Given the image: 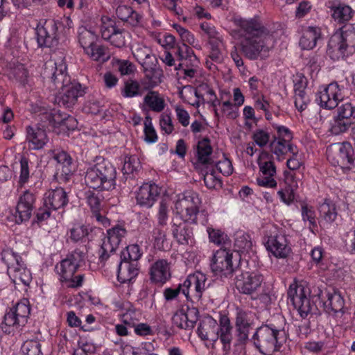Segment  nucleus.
I'll use <instances>...</instances> for the list:
<instances>
[{"label": "nucleus", "instance_id": "10", "mask_svg": "<svg viewBox=\"0 0 355 355\" xmlns=\"http://www.w3.org/2000/svg\"><path fill=\"white\" fill-rule=\"evenodd\" d=\"M264 278L262 274L258 271H242L236 275L234 279V284L237 291L243 295H257L261 288Z\"/></svg>", "mask_w": 355, "mask_h": 355}, {"label": "nucleus", "instance_id": "27", "mask_svg": "<svg viewBox=\"0 0 355 355\" xmlns=\"http://www.w3.org/2000/svg\"><path fill=\"white\" fill-rule=\"evenodd\" d=\"M68 202L67 193L62 187L49 190L44 196V205L53 211L64 207Z\"/></svg>", "mask_w": 355, "mask_h": 355}, {"label": "nucleus", "instance_id": "29", "mask_svg": "<svg viewBox=\"0 0 355 355\" xmlns=\"http://www.w3.org/2000/svg\"><path fill=\"white\" fill-rule=\"evenodd\" d=\"M212 153L213 148L211 146V141L208 137H205L198 141L196 153L198 163L206 166L213 165L215 161Z\"/></svg>", "mask_w": 355, "mask_h": 355}, {"label": "nucleus", "instance_id": "5", "mask_svg": "<svg viewBox=\"0 0 355 355\" xmlns=\"http://www.w3.org/2000/svg\"><path fill=\"white\" fill-rule=\"evenodd\" d=\"M212 280L201 272L196 271L190 274L180 283L176 288L167 287L163 291V296L166 302H171L178 299L179 295L182 293L187 300L190 299L189 290L191 286H194V297L200 300L202 295L209 288Z\"/></svg>", "mask_w": 355, "mask_h": 355}, {"label": "nucleus", "instance_id": "4", "mask_svg": "<svg viewBox=\"0 0 355 355\" xmlns=\"http://www.w3.org/2000/svg\"><path fill=\"white\" fill-rule=\"evenodd\" d=\"M116 170L114 165L102 157H96L94 164L87 168L85 184L94 190L112 191L116 187Z\"/></svg>", "mask_w": 355, "mask_h": 355}, {"label": "nucleus", "instance_id": "40", "mask_svg": "<svg viewBox=\"0 0 355 355\" xmlns=\"http://www.w3.org/2000/svg\"><path fill=\"white\" fill-rule=\"evenodd\" d=\"M89 234L88 226L80 223L74 224L69 230V236L73 243H85L89 240Z\"/></svg>", "mask_w": 355, "mask_h": 355}, {"label": "nucleus", "instance_id": "19", "mask_svg": "<svg viewBox=\"0 0 355 355\" xmlns=\"http://www.w3.org/2000/svg\"><path fill=\"white\" fill-rule=\"evenodd\" d=\"M271 38H243L241 42V48L245 56L252 60H257L262 52L267 53L269 51L267 46L268 42Z\"/></svg>", "mask_w": 355, "mask_h": 355}, {"label": "nucleus", "instance_id": "21", "mask_svg": "<svg viewBox=\"0 0 355 355\" xmlns=\"http://www.w3.org/2000/svg\"><path fill=\"white\" fill-rule=\"evenodd\" d=\"M53 157L58 163L57 175L60 180L67 182L76 169L73 158L69 153L63 150H54Z\"/></svg>", "mask_w": 355, "mask_h": 355}, {"label": "nucleus", "instance_id": "60", "mask_svg": "<svg viewBox=\"0 0 355 355\" xmlns=\"http://www.w3.org/2000/svg\"><path fill=\"white\" fill-rule=\"evenodd\" d=\"M181 317L187 322V325H184V327L193 329L198 320L199 311L196 307H189L185 313H182Z\"/></svg>", "mask_w": 355, "mask_h": 355}, {"label": "nucleus", "instance_id": "52", "mask_svg": "<svg viewBox=\"0 0 355 355\" xmlns=\"http://www.w3.org/2000/svg\"><path fill=\"white\" fill-rule=\"evenodd\" d=\"M353 123L354 121L345 120V119L339 117V116L337 115L331 123L329 131L331 134L338 135L348 130Z\"/></svg>", "mask_w": 355, "mask_h": 355}, {"label": "nucleus", "instance_id": "50", "mask_svg": "<svg viewBox=\"0 0 355 355\" xmlns=\"http://www.w3.org/2000/svg\"><path fill=\"white\" fill-rule=\"evenodd\" d=\"M141 256L140 248L137 244L130 245L121 252L120 259L137 262Z\"/></svg>", "mask_w": 355, "mask_h": 355}, {"label": "nucleus", "instance_id": "23", "mask_svg": "<svg viewBox=\"0 0 355 355\" xmlns=\"http://www.w3.org/2000/svg\"><path fill=\"white\" fill-rule=\"evenodd\" d=\"M217 329V336L223 345V355H229L234 334L230 320L226 315H220Z\"/></svg>", "mask_w": 355, "mask_h": 355}, {"label": "nucleus", "instance_id": "33", "mask_svg": "<svg viewBox=\"0 0 355 355\" xmlns=\"http://www.w3.org/2000/svg\"><path fill=\"white\" fill-rule=\"evenodd\" d=\"M175 55L180 61L179 67L188 66H198L199 61L194 53V51L185 43L178 44L175 48Z\"/></svg>", "mask_w": 355, "mask_h": 355}, {"label": "nucleus", "instance_id": "48", "mask_svg": "<svg viewBox=\"0 0 355 355\" xmlns=\"http://www.w3.org/2000/svg\"><path fill=\"white\" fill-rule=\"evenodd\" d=\"M12 309L17 315L18 322H20V325L24 326L27 322V319L30 315L31 308L28 305L27 300L18 302Z\"/></svg>", "mask_w": 355, "mask_h": 355}, {"label": "nucleus", "instance_id": "12", "mask_svg": "<svg viewBox=\"0 0 355 355\" xmlns=\"http://www.w3.org/2000/svg\"><path fill=\"white\" fill-rule=\"evenodd\" d=\"M254 314L249 311L237 309L235 316L236 345H245L254 329Z\"/></svg>", "mask_w": 355, "mask_h": 355}, {"label": "nucleus", "instance_id": "28", "mask_svg": "<svg viewBox=\"0 0 355 355\" xmlns=\"http://www.w3.org/2000/svg\"><path fill=\"white\" fill-rule=\"evenodd\" d=\"M331 16L338 24H343L352 17L353 10L341 0H329L326 3Z\"/></svg>", "mask_w": 355, "mask_h": 355}, {"label": "nucleus", "instance_id": "62", "mask_svg": "<svg viewBox=\"0 0 355 355\" xmlns=\"http://www.w3.org/2000/svg\"><path fill=\"white\" fill-rule=\"evenodd\" d=\"M288 141L278 140L277 138L274 136L273 140L270 143V147L272 151L276 155L278 158L287 153Z\"/></svg>", "mask_w": 355, "mask_h": 355}, {"label": "nucleus", "instance_id": "22", "mask_svg": "<svg viewBox=\"0 0 355 355\" xmlns=\"http://www.w3.org/2000/svg\"><path fill=\"white\" fill-rule=\"evenodd\" d=\"M189 223L173 218L171 223V234L173 239L179 245H187L192 243L193 240V228Z\"/></svg>", "mask_w": 355, "mask_h": 355}, {"label": "nucleus", "instance_id": "20", "mask_svg": "<svg viewBox=\"0 0 355 355\" xmlns=\"http://www.w3.org/2000/svg\"><path fill=\"white\" fill-rule=\"evenodd\" d=\"M35 201L34 194L28 190L25 191L19 197L14 214L15 221L17 224L26 222L31 218Z\"/></svg>", "mask_w": 355, "mask_h": 355}, {"label": "nucleus", "instance_id": "57", "mask_svg": "<svg viewBox=\"0 0 355 355\" xmlns=\"http://www.w3.org/2000/svg\"><path fill=\"white\" fill-rule=\"evenodd\" d=\"M152 238L155 246L159 250H165L168 247L166 235L164 231L159 227H155L152 231Z\"/></svg>", "mask_w": 355, "mask_h": 355}, {"label": "nucleus", "instance_id": "43", "mask_svg": "<svg viewBox=\"0 0 355 355\" xmlns=\"http://www.w3.org/2000/svg\"><path fill=\"white\" fill-rule=\"evenodd\" d=\"M78 38L80 45L85 51L96 42L98 36L91 30H88L85 27H80Z\"/></svg>", "mask_w": 355, "mask_h": 355}, {"label": "nucleus", "instance_id": "2", "mask_svg": "<svg viewBox=\"0 0 355 355\" xmlns=\"http://www.w3.org/2000/svg\"><path fill=\"white\" fill-rule=\"evenodd\" d=\"M331 288H327L324 285L313 286L311 288L294 282L290 284L287 295L302 318H305L312 311L313 307L318 310Z\"/></svg>", "mask_w": 355, "mask_h": 355}, {"label": "nucleus", "instance_id": "55", "mask_svg": "<svg viewBox=\"0 0 355 355\" xmlns=\"http://www.w3.org/2000/svg\"><path fill=\"white\" fill-rule=\"evenodd\" d=\"M141 167L140 162L137 155L125 156L122 168L123 173L132 174Z\"/></svg>", "mask_w": 355, "mask_h": 355}, {"label": "nucleus", "instance_id": "63", "mask_svg": "<svg viewBox=\"0 0 355 355\" xmlns=\"http://www.w3.org/2000/svg\"><path fill=\"white\" fill-rule=\"evenodd\" d=\"M302 216L304 221L308 220L310 227L313 228L317 227L315 220V212L313 207L309 206L306 204L302 205Z\"/></svg>", "mask_w": 355, "mask_h": 355}, {"label": "nucleus", "instance_id": "54", "mask_svg": "<svg viewBox=\"0 0 355 355\" xmlns=\"http://www.w3.org/2000/svg\"><path fill=\"white\" fill-rule=\"evenodd\" d=\"M144 140L146 142L152 144L157 140L156 131L153 126L152 119L149 115L146 116L144 121Z\"/></svg>", "mask_w": 355, "mask_h": 355}, {"label": "nucleus", "instance_id": "49", "mask_svg": "<svg viewBox=\"0 0 355 355\" xmlns=\"http://www.w3.org/2000/svg\"><path fill=\"white\" fill-rule=\"evenodd\" d=\"M117 28L115 20L107 16L101 17V33L104 40H108Z\"/></svg>", "mask_w": 355, "mask_h": 355}, {"label": "nucleus", "instance_id": "30", "mask_svg": "<svg viewBox=\"0 0 355 355\" xmlns=\"http://www.w3.org/2000/svg\"><path fill=\"white\" fill-rule=\"evenodd\" d=\"M321 309L329 314H335L342 312L344 309V300L341 295L331 288L329 293H327V297L321 304Z\"/></svg>", "mask_w": 355, "mask_h": 355}, {"label": "nucleus", "instance_id": "6", "mask_svg": "<svg viewBox=\"0 0 355 355\" xmlns=\"http://www.w3.org/2000/svg\"><path fill=\"white\" fill-rule=\"evenodd\" d=\"M64 29L63 23L54 19H41L35 28L40 48L53 49L58 46Z\"/></svg>", "mask_w": 355, "mask_h": 355}, {"label": "nucleus", "instance_id": "7", "mask_svg": "<svg viewBox=\"0 0 355 355\" xmlns=\"http://www.w3.org/2000/svg\"><path fill=\"white\" fill-rule=\"evenodd\" d=\"M0 259L7 265L8 273L15 284L21 282L25 286H29L32 275L19 254L10 248H6L0 252Z\"/></svg>", "mask_w": 355, "mask_h": 355}, {"label": "nucleus", "instance_id": "61", "mask_svg": "<svg viewBox=\"0 0 355 355\" xmlns=\"http://www.w3.org/2000/svg\"><path fill=\"white\" fill-rule=\"evenodd\" d=\"M85 198L87 205L93 212H98L101 209V200L98 194L88 190L85 192Z\"/></svg>", "mask_w": 355, "mask_h": 355}, {"label": "nucleus", "instance_id": "15", "mask_svg": "<svg viewBox=\"0 0 355 355\" xmlns=\"http://www.w3.org/2000/svg\"><path fill=\"white\" fill-rule=\"evenodd\" d=\"M210 266L212 272L220 278L232 277L235 271L232 264V253L224 248L216 250L212 257Z\"/></svg>", "mask_w": 355, "mask_h": 355}, {"label": "nucleus", "instance_id": "51", "mask_svg": "<svg viewBox=\"0 0 355 355\" xmlns=\"http://www.w3.org/2000/svg\"><path fill=\"white\" fill-rule=\"evenodd\" d=\"M203 180L205 186L208 189H217L222 187V181L220 177L216 175V172L214 168H209L208 166H207V171L203 175Z\"/></svg>", "mask_w": 355, "mask_h": 355}, {"label": "nucleus", "instance_id": "14", "mask_svg": "<svg viewBox=\"0 0 355 355\" xmlns=\"http://www.w3.org/2000/svg\"><path fill=\"white\" fill-rule=\"evenodd\" d=\"M338 145V152L328 151L327 159L332 165L340 166L343 173H347L354 166V150L347 141Z\"/></svg>", "mask_w": 355, "mask_h": 355}, {"label": "nucleus", "instance_id": "39", "mask_svg": "<svg viewBox=\"0 0 355 355\" xmlns=\"http://www.w3.org/2000/svg\"><path fill=\"white\" fill-rule=\"evenodd\" d=\"M234 249L239 253H247L252 247L250 236L243 230H239L234 234Z\"/></svg>", "mask_w": 355, "mask_h": 355}, {"label": "nucleus", "instance_id": "45", "mask_svg": "<svg viewBox=\"0 0 355 355\" xmlns=\"http://www.w3.org/2000/svg\"><path fill=\"white\" fill-rule=\"evenodd\" d=\"M320 216L328 223H333L337 217V211L335 204L325 200L319 207Z\"/></svg>", "mask_w": 355, "mask_h": 355}, {"label": "nucleus", "instance_id": "42", "mask_svg": "<svg viewBox=\"0 0 355 355\" xmlns=\"http://www.w3.org/2000/svg\"><path fill=\"white\" fill-rule=\"evenodd\" d=\"M144 103L155 112H161L165 107V102L157 92H149L144 98Z\"/></svg>", "mask_w": 355, "mask_h": 355}, {"label": "nucleus", "instance_id": "47", "mask_svg": "<svg viewBox=\"0 0 355 355\" xmlns=\"http://www.w3.org/2000/svg\"><path fill=\"white\" fill-rule=\"evenodd\" d=\"M17 318L12 308H10L3 317V321L1 323L2 330L5 333L10 334L15 328L17 329L23 327L20 325V322H18Z\"/></svg>", "mask_w": 355, "mask_h": 355}, {"label": "nucleus", "instance_id": "17", "mask_svg": "<svg viewBox=\"0 0 355 355\" xmlns=\"http://www.w3.org/2000/svg\"><path fill=\"white\" fill-rule=\"evenodd\" d=\"M343 99L339 85L337 83H331L324 87L316 94V102L321 107L331 110L338 106V102Z\"/></svg>", "mask_w": 355, "mask_h": 355}, {"label": "nucleus", "instance_id": "64", "mask_svg": "<svg viewBox=\"0 0 355 355\" xmlns=\"http://www.w3.org/2000/svg\"><path fill=\"white\" fill-rule=\"evenodd\" d=\"M116 249L110 246L107 243L103 241L101 248L98 250V263L104 266L111 254L115 252Z\"/></svg>", "mask_w": 355, "mask_h": 355}, {"label": "nucleus", "instance_id": "18", "mask_svg": "<svg viewBox=\"0 0 355 355\" xmlns=\"http://www.w3.org/2000/svg\"><path fill=\"white\" fill-rule=\"evenodd\" d=\"M161 193V188L155 183H144L135 191L137 205L149 209L157 200Z\"/></svg>", "mask_w": 355, "mask_h": 355}, {"label": "nucleus", "instance_id": "38", "mask_svg": "<svg viewBox=\"0 0 355 355\" xmlns=\"http://www.w3.org/2000/svg\"><path fill=\"white\" fill-rule=\"evenodd\" d=\"M126 234V230L123 226L117 225L107 231V236L103 241L116 249Z\"/></svg>", "mask_w": 355, "mask_h": 355}, {"label": "nucleus", "instance_id": "11", "mask_svg": "<svg viewBox=\"0 0 355 355\" xmlns=\"http://www.w3.org/2000/svg\"><path fill=\"white\" fill-rule=\"evenodd\" d=\"M85 254L80 249H76L68 254L66 258L57 263L55 267V270L59 275V279L63 282L71 279L78 268L85 263Z\"/></svg>", "mask_w": 355, "mask_h": 355}, {"label": "nucleus", "instance_id": "9", "mask_svg": "<svg viewBox=\"0 0 355 355\" xmlns=\"http://www.w3.org/2000/svg\"><path fill=\"white\" fill-rule=\"evenodd\" d=\"M352 25H345L341 28V34L334 35L329 41L327 55L333 60H338L340 58H347L349 54L353 53L354 46L348 44L349 37L353 38L354 32L350 30Z\"/></svg>", "mask_w": 355, "mask_h": 355}, {"label": "nucleus", "instance_id": "59", "mask_svg": "<svg viewBox=\"0 0 355 355\" xmlns=\"http://www.w3.org/2000/svg\"><path fill=\"white\" fill-rule=\"evenodd\" d=\"M21 349L25 355H40L41 354V345L36 340H26Z\"/></svg>", "mask_w": 355, "mask_h": 355}, {"label": "nucleus", "instance_id": "35", "mask_svg": "<svg viewBox=\"0 0 355 355\" xmlns=\"http://www.w3.org/2000/svg\"><path fill=\"white\" fill-rule=\"evenodd\" d=\"M321 40V29L318 26H309L304 30L299 44L304 50H311Z\"/></svg>", "mask_w": 355, "mask_h": 355}, {"label": "nucleus", "instance_id": "56", "mask_svg": "<svg viewBox=\"0 0 355 355\" xmlns=\"http://www.w3.org/2000/svg\"><path fill=\"white\" fill-rule=\"evenodd\" d=\"M207 233L209 241L216 245H225L230 242L227 235L220 230L208 227Z\"/></svg>", "mask_w": 355, "mask_h": 355}, {"label": "nucleus", "instance_id": "8", "mask_svg": "<svg viewBox=\"0 0 355 355\" xmlns=\"http://www.w3.org/2000/svg\"><path fill=\"white\" fill-rule=\"evenodd\" d=\"M263 243L266 250L277 258H286L291 252L286 236L275 225L268 227L264 231Z\"/></svg>", "mask_w": 355, "mask_h": 355}, {"label": "nucleus", "instance_id": "46", "mask_svg": "<svg viewBox=\"0 0 355 355\" xmlns=\"http://www.w3.org/2000/svg\"><path fill=\"white\" fill-rule=\"evenodd\" d=\"M175 211L178 216H180L178 220H182L190 224H197V217L199 214V209L184 207L182 206L175 205Z\"/></svg>", "mask_w": 355, "mask_h": 355}, {"label": "nucleus", "instance_id": "58", "mask_svg": "<svg viewBox=\"0 0 355 355\" xmlns=\"http://www.w3.org/2000/svg\"><path fill=\"white\" fill-rule=\"evenodd\" d=\"M222 42L220 38L216 40H209L210 53L209 58L211 61L220 63L223 61V55L219 49V44Z\"/></svg>", "mask_w": 355, "mask_h": 355}, {"label": "nucleus", "instance_id": "26", "mask_svg": "<svg viewBox=\"0 0 355 355\" xmlns=\"http://www.w3.org/2000/svg\"><path fill=\"white\" fill-rule=\"evenodd\" d=\"M217 328V321L211 316L206 315L200 320L197 334L202 340H209L215 343L218 340Z\"/></svg>", "mask_w": 355, "mask_h": 355}, {"label": "nucleus", "instance_id": "44", "mask_svg": "<svg viewBox=\"0 0 355 355\" xmlns=\"http://www.w3.org/2000/svg\"><path fill=\"white\" fill-rule=\"evenodd\" d=\"M144 89L139 83L135 80L129 79L124 83L121 94L123 98H134L143 94Z\"/></svg>", "mask_w": 355, "mask_h": 355}, {"label": "nucleus", "instance_id": "1", "mask_svg": "<svg viewBox=\"0 0 355 355\" xmlns=\"http://www.w3.org/2000/svg\"><path fill=\"white\" fill-rule=\"evenodd\" d=\"M67 67L64 58L57 60H49L44 64L41 75L50 85L51 89H61L55 96V102L60 107L71 108L77 103L78 98L85 94V87L80 83L71 80L67 71Z\"/></svg>", "mask_w": 355, "mask_h": 355}, {"label": "nucleus", "instance_id": "25", "mask_svg": "<svg viewBox=\"0 0 355 355\" xmlns=\"http://www.w3.org/2000/svg\"><path fill=\"white\" fill-rule=\"evenodd\" d=\"M150 279L155 284L163 285L171 277L170 263L166 259H158L149 269Z\"/></svg>", "mask_w": 355, "mask_h": 355}, {"label": "nucleus", "instance_id": "37", "mask_svg": "<svg viewBox=\"0 0 355 355\" xmlns=\"http://www.w3.org/2000/svg\"><path fill=\"white\" fill-rule=\"evenodd\" d=\"M200 204L201 200L198 193L194 191L189 190L179 196L175 205L182 206L184 207V208L187 207V209L189 207L190 209H199Z\"/></svg>", "mask_w": 355, "mask_h": 355}, {"label": "nucleus", "instance_id": "36", "mask_svg": "<svg viewBox=\"0 0 355 355\" xmlns=\"http://www.w3.org/2000/svg\"><path fill=\"white\" fill-rule=\"evenodd\" d=\"M115 14L118 19L133 27L138 26L142 19L140 14L125 5L119 6L116 8Z\"/></svg>", "mask_w": 355, "mask_h": 355}, {"label": "nucleus", "instance_id": "41", "mask_svg": "<svg viewBox=\"0 0 355 355\" xmlns=\"http://www.w3.org/2000/svg\"><path fill=\"white\" fill-rule=\"evenodd\" d=\"M84 52L92 60L96 62H107L110 57L107 48L103 45L97 44L96 42Z\"/></svg>", "mask_w": 355, "mask_h": 355}, {"label": "nucleus", "instance_id": "16", "mask_svg": "<svg viewBox=\"0 0 355 355\" xmlns=\"http://www.w3.org/2000/svg\"><path fill=\"white\" fill-rule=\"evenodd\" d=\"M260 175L257 178L258 185L274 188L277 182L274 177L276 175V166L273 161L269 159V154L262 153L258 160Z\"/></svg>", "mask_w": 355, "mask_h": 355}, {"label": "nucleus", "instance_id": "34", "mask_svg": "<svg viewBox=\"0 0 355 355\" xmlns=\"http://www.w3.org/2000/svg\"><path fill=\"white\" fill-rule=\"evenodd\" d=\"M26 140L29 143L30 148L39 150L46 144L48 138L43 128L28 126L26 128Z\"/></svg>", "mask_w": 355, "mask_h": 355}, {"label": "nucleus", "instance_id": "31", "mask_svg": "<svg viewBox=\"0 0 355 355\" xmlns=\"http://www.w3.org/2000/svg\"><path fill=\"white\" fill-rule=\"evenodd\" d=\"M285 183L286 186L277 191V196L281 201L290 205L295 199V190L298 187L297 183L294 180L295 175L292 172L285 171Z\"/></svg>", "mask_w": 355, "mask_h": 355}, {"label": "nucleus", "instance_id": "32", "mask_svg": "<svg viewBox=\"0 0 355 355\" xmlns=\"http://www.w3.org/2000/svg\"><path fill=\"white\" fill-rule=\"evenodd\" d=\"M139 274L137 262L121 260L118 270L117 279L121 284L130 283Z\"/></svg>", "mask_w": 355, "mask_h": 355}, {"label": "nucleus", "instance_id": "53", "mask_svg": "<svg viewBox=\"0 0 355 355\" xmlns=\"http://www.w3.org/2000/svg\"><path fill=\"white\" fill-rule=\"evenodd\" d=\"M309 98L306 95L304 88L302 86L295 85V105L298 111L302 112L307 107Z\"/></svg>", "mask_w": 355, "mask_h": 355}, {"label": "nucleus", "instance_id": "24", "mask_svg": "<svg viewBox=\"0 0 355 355\" xmlns=\"http://www.w3.org/2000/svg\"><path fill=\"white\" fill-rule=\"evenodd\" d=\"M44 123L43 127L47 128H66L67 130H74L76 127V120L74 117L67 116L62 117L56 112H45L41 116Z\"/></svg>", "mask_w": 355, "mask_h": 355}, {"label": "nucleus", "instance_id": "3", "mask_svg": "<svg viewBox=\"0 0 355 355\" xmlns=\"http://www.w3.org/2000/svg\"><path fill=\"white\" fill-rule=\"evenodd\" d=\"M275 320L276 322L270 321L268 324L257 328L252 338L255 347L265 355H271L277 351L279 347L286 340L284 317L277 315Z\"/></svg>", "mask_w": 355, "mask_h": 355}, {"label": "nucleus", "instance_id": "13", "mask_svg": "<svg viewBox=\"0 0 355 355\" xmlns=\"http://www.w3.org/2000/svg\"><path fill=\"white\" fill-rule=\"evenodd\" d=\"M234 22L240 28L243 38L263 37V38H271L272 41L275 40L274 33L263 26L257 17L249 19L238 18L235 19Z\"/></svg>", "mask_w": 355, "mask_h": 355}]
</instances>
